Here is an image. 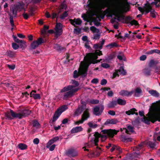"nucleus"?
I'll list each match as a JSON object with an SVG mask.
<instances>
[{
  "label": "nucleus",
  "instance_id": "obj_4",
  "mask_svg": "<svg viewBox=\"0 0 160 160\" xmlns=\"http://www.w3.org/2000/svg\"><path fill=\"white\" fill-rule=\"evenodd\" d=\"M88 62L86 63L80 68V69L79 70V73L81 76L84 78L86 77L87 75V71L88 70V68L90 65L93 63V59L90 58H88Z\"/></svg>",
  "mask_w": 160,
  "mask_h": 160
},
{
  "label": "nucleus",
  "instance_id": "obj_25",
  "mask_svg": "<svg viewBox=\"0 0 160 160\" xmlns=\"http://www.w3.org/2000/svg\"><path fill=\"white\" fill-rule=\"evenodd\" d=\"M137 111V110L135 108H133L130 109V110L126 111L125 113L128 115H130L131 114L133 115L134 114H135L136 115H137L138 114V113L135 112V111Z\"/></svg>",
  "mask_w": 160,
  "mask_h": 160
},
{
  "label": "nucleus",
  "instance_id": "obj_36",
  "mask_svg": "<svg viewBox=\"0 0 160 160\" xmlns=\"http://www.w3.org/2000/svg\"><path fill=\"white\" fill-rule=\"evenodd\" d=\"M72 85H68V86H72V89L76 88H75V87L78 86L79 85L78 82L75 80H72Z\"/></svg>",
  "mask_w": 160,
  "mask_h": 160
},
{
  "label": "nucleus",
  "instance_id": "obj_53",
  "mask_svg": "<svg viewBox=\"0 0 160 160\" xmlns=\"http://www.w3.org/2000/svg\"><path fill=\"white\" fill-rule=\"evenodd\" d=\"M117 76H119L118 71V69H116L115 70V72H114L112 74V77L113 78H114L116 77Z\"/></svg>",
  "mask_w": 160,
  "mask_h": 160
},
{
  "label": "nucleus",
  "instance_id": "obj_24",
  "mask_svg": "<svg viewBox=\"0 0 160 160\" xmlns=\"http://www.w3.org/2000/svg\"><path fill=\"white\" fill-rule=\"evenodd\" d=\"M142 95V91L141 89L139 87L137 88L135 90L134 96L137 97H138Z\"/></svg>",
  "mask_w": 160,
  "mask_h": 160
},
{
  "label": "nucleus",
  "instance_id": "obj_10",
  "mask_svg": "<svg viewBox=\"0 0 160 160\" xmlns=\"http://www.w3.org/2000/svg\"><path fill=\"white\" fill-rule=\"evenodd\" d=\"M62 24L60 23H57L55 28V34L56 35L60 36L62 33Z\"/></svg>",
  "mask_w": 160,
  "mask_h": 160
},
{
  "label": "nucleus",
  "instance_id": "obj_26",
  "mask_svg": "<svg viewBox=\"0 0 160 160\" xmlns=\"http://www.w3.org/2000/svg\"><path fill=\"white\" fill-rule=\"evenodd\" d=\"M83 110V106H79L78 108L74 112V114L78 116L81 114Z\"/></svg>",
  "mask_w": 160,
  "mask_h": 160
},
{
  "label": "nucleus",
  "instance_id": "obj_49",
  "mask_svg": "<svg viewBox=\"0 0 160 160\" xmlns=\"http://www.w3.org/2000/svg\"><path fill=\"white\" fill-rule=\"evenodd\" d=\"M131 25H135V26L137 25H139V23H138V22L134 20L133 19L132 20L131 22H130V23Z\"/></svg>",
  "mask_w": 160,
  "mask_h": 160
},
{
  "label": "nucleus",
  "instance_id": "obj_57",
  "mask_svg": "<svg viewBox=\"0 0 160 160\" xmlns=\"http://www.w3.org/2000/svg\"><path fill=\"white\" fill-rule=\"evenodd\" d=\"M101 66L105 68H107L110 67V65L109 64L105 63H102Z\"/></svg>",
  "mask_w": 160,
  "mask_h": 160
},
{
  "label": "nucleus",
  "instance_id": "obj_9",
  "mask_svg": "<svg viewBox=\"0 0 160 160\" xmlns=\"http://www.w3.org/2000/svg\"><path fill=\"white\" fill-rule=\"evenodd\" d=\"M113 15L115 17L114 18L111 20V22L113 23L116 22L115 20H117L118 22H120L125 19V16L122 14H114Z\"/></svg>",
  "mask_w": 160,
  "mask_h": 160
},
{
  "label": "nucleus",
  "instance_id": "obj_5",
  "mask_svg": "<svg viewBox=\"0 0 160 160\" xmlns=\"http://www.w3.org/2000/svg\"><path fill=\"white\" fill-rule=\"evenodd\" d=\"M119 132V130H116L109 129H104L101 131L103 134H106L108 137L110 138H113L115 135H116L118 132Z\"/></svg>",
  "mask_w": 160,
  "mask_h": 160
},
{
  "label": "nucleus",
  "instance_id": "obj_51",
  "mask_svg": "<svg viewBox=\"0 0 160 160\" xmlns=\"http://www.w3.org/2000/svg\"><path fill=\"white\" fill-rule=\"evenodd\" d=\"M12 48L14 50H17L18 49L19 47V45L14 42H12Z\"/></svg>",
  "mask_w": 160,
  "mask_h": 160
},
{
  "label": "nucleus",
  "instance_id": "obj_37",
  "mask_svg": "<svg viewBox=\"0 0 160 160\" xmlns=\"http://www.w3.org/2000/svg\"><path fill=\"white\" fill-rule=\"evenodd\" d=\"M6 54L11 58L14 57L15 55L14 52L10 50H7L6 52Z\"/></svg>",
  "mask_w": 160,
  "mask_h": 160
},
{
  "label": "nucleus",
  "instance_id": "obj_17",
  "mask_svg": "<svg viewBox=\"0 0 160 160\" xmlns=\"http://www.w3.org/2000/svg\"><path fill=\"white\" fill-rule=\"evenodd\" d=\"M140 152H135L133 153L130 154L128 157V159L129 160H136L140 156Z\"/></svg>",
  "mask_w": 160,
  "mask_h": 160
},
{
  "label": "nucleus",
  "instance_id": "obj_59",
  "mask_svg": "<svg viewBox=\"0 0 160 160\" xmlns=\"http://www.w3.org/2000/svg\"><path fill=\"white\" fill-rule=\"evenodd\" d=\"M94 52L98 56H100L102 55V51L99 50H96Z\"/></svg>",
  "mask_w": 160,
  "mask_h": 160
},
{
  "label": "nucleus",
  "instance_id": "obj_38",
  "mask_svg": "<svg viewBox=\"0 0 160 160\" xmlns=\"http://www.w3.org/2000/svg\"><path fill=\"white\" fill-rule=\"evenodd\" d=\"M158 61H154L153 59L151 60L149 63L148 66L149 67H152L155 64H157L158 63Z\"/></svg>",
  "mask_w": 160,
  "mask_h": 160
},
{
  "label": "nucleus",
  "instance_id": "obj_28",
  "mask_svg": "<svg viewBox=\"0 0 160 160\" xmlns=\"http://www.w3.org/2000/svg\"><path fill=\"white\" fill-rule=\"evenodd\" d=\"M117 104V101H112L107 105V107L109 108H114Z\"/></svg>",
  "mask_w": 160,
  "mask_h": 160
},
{
  "label": "nucleus",
  "instance_id": "obj_39",
  "mask_svg": "<svg viewBox=\"0 0 160 160\" xmlns=\"http://www.w3.org/2000/svg\"><path fill=\"white\" fill-rule=\"evenodd\" d=\"M106 47L109 49H111L113 48L114 47H118V45L116 42H114L106 45Z\"/></svg>",
  "mask_w": 160,
  "mask_h": 160
},
{
  "label": "nucleus",
  "instance_id": "obj_16",
  "mask_svg": "<svg viewBox=\"0 0 160 160\" xmlns=\"http://www.w3.org/2000/svg\"><path fill=\"white\" fill-rule=\"evenodd\" d=\"M118 120L114 118L111 119H108L104 123V125H107L109 124H115L118 122Z\"/></svg>",
  "mask_w": 160,
  "mask_h": 160
},
{
  "label": "nucleus",
  "instance_id": "obj_1",
  "mask_svg": "<svg viewBox=\"0 0 160 160\" xmlns=\"http://www.w3.org/2000/svg\"><path fill=\"white\" fill-rule=\"evenodd\" d=\"M23 9H24L23 4L20 2L16 4H12L11 6L10 11V12H12V14H11L9 13L8 14L10 16V22L12 27L14 26L13 19V17H16L17 12H20Z\"/></svg>",
  "mask_w": 160,
  "mask_h": 160
},
{
  "label": "nucleus",
  "instance_id": "obj_42",
  "mask_svg": "<svg viewBox=\"0 0 160 160\" xmlns=\"http://www.w3.org/2000/svg\"><path fill=\"white\" fill-rule=\"evenodd\" d=\"M26 42L24 40H22V42H21L20 43H19V46L21 48L23 49L26 47Z\"/></svg>",
  "mask_w": 160,
  "mask_h": 160
},
{
  "label": "nucleus",
  "instance_id": "obj_15",
  "mask_svg": "<svg viewBox=\"0 0 160 160\" xmlns=\"http://www.w3.org/2000/svg\"><path fill=\"white\" fill-rule=\"evenodd\" d=\"M150 112H151V113H150V115H149V119H148L147 118H146L145 116H144L143 118V121L144 122L146 123V124H150V121H151V122L153 123L151 121V118H150V116L152 114H154V113H153L152 112L154 111V109L152 108H149Z\"/></svg>",
  "mask_w": 160,
  "mask_h": 160
},
{
  "label": "nucleus",
  "instance_id": "obj_20",
  "mask_svg": "<svg viewBox=\"0 0 160 160\" xmlns=\"http://www.w3.org/2000/svg\"><path fill=\"white\" fill-rule=\"evenodd\" d=\"M62 112L60 111V110H57L55 112L54 114L53 117V119L52 121L53 123L55 122L59 117L62 114Z\"/></svg>",
  "mask_w": 160,
  "mask_h": 160
},
{
  "label": "nucleus",
  "instance_id": "obj_22",
  "mask_svg": "<svg viewBox=\"0 0 160 160\" xmlns=\"http://www.w3.org/2000/svg\"><path fill=\"white\" fill-rule=\"evenodd\" d=\"M93 113L94 115L99 116L101 115L102 112L100 110V108L98 106H96L93 108Z\"/></svg>",
  "mask_w": 160,
  "mask_h": 160
},
{
  "label": "nucleus",
  "instance_id": "obj_46",
  "mask_svg": "<svg viewBox=\"0 0 160 160\" xmlns=\"http://www.w3.org/2000/svg\"><path fill=\"white\" fill-rule=\"evenodd\" d=\"M68 11H65L60 16V19H63L67 17L68 15Z\"/></svg>",
  "mask_w": 160,
  "mask_h": 160
},
{
  "label": "nucleus",
  "instance_id": "obj_3",
  "mask_svg": "<svg viewBox=\"0 0 160 160\" xmlns=\"http://www.w3.org/2000/svg\"><path fill=\"white\" fill-rule=\"evenodd\" d=\"M106 134H102L101 133H99L98 132H96L95 133L94 136V138H92L90 141V142L92 143H94L95 146H97L98 148L99 149H101V148H99L98 147V143L99 141V138H101V141L102 142H104L108 138V137Z\"/></svg>",
  "mask_w": 160,
  "mask_h": 160
},
{
  "label": "nucleus",
  "instance_id": "obj_52",
  "mask_svg": "<svg viewBox=\"0 0 160 160\" xmlns=\"http://www.w3.org/2000/svg\"><path fill=\"white\" fill-rule=\"evenodd\" d=\"M79 75H81L79 73V71L78 72L76 70H75L74 71L73 77L74 78H78V77Z\"/></svg>",
  "mask_w": 160,
  "mask_h": 160
},
{
  "label": "nucleus",
  "instance_id": "obj_56",
  "mask_svg": "<svg viewBox=\"0 0 160 160\" xmlns=\"http://www.w3.org/2000/svg\"><path fill=\"white\" fill-rule=\"evenodd\" d=\"M151 5H152L151 3H150L148 2H147V3L144 4V7L147 8H152V7L151 6Z\"/></svg>",
  "mask_w": 160,
  "mask_h": 160
},
{
  "label": "nucleus",
  "instance_id": "obj_29",
  "mask_svg": "<svg viewBox=\"0 0 160 160\" xmlns=\"http://www.w3.org/2000/svg\"><path fill=\"white\" fill-rule=\"evenodd\" d=\"M148 92L151 95L155 97H158L159 96V93L156 90H149Z\"/></svg>",
  "mask_w": 160,
  "mask_h": 160
},
{
  "label": "nucleus",
  "instance_id": "obj_55",
  "mask_svg": "<svg viewBox=\"0 0 160 160\" xmlns=\"http://www.w3.org/2000/svg\"><path fill=\"white\" fill-rule=\"evenodd\" d=\"M152 10V8H144V10L143 11V12L144 11L145 12V14H146L148 13L149 12L151 11Z\"/></svg>",
  "mask_w": 160,
  "mask_h": 160
},
{
  "label": "nucleus",
  "instance_id": "obj_13",
  "mask_svg": "<svg viewBox=\"0 0 160 160\" xmlns=\"http://www.w3.org/2000/svg\"><path fill=\"white\" fill-rule=\"evenodd\" d=\"M103 13H105V14H108V17H112V15L114 14H120L121 13L120 12H115L112 10H111L110 8H108L104 11L103 12Z\"/></svg>",
  "mask_w": 160,
  "mask_h": 160
},
{
  "label": "nucleus",
  "instance_id": "obj_19",
  "mask_svg": "<svg viewBox=\"0 0 160 160\" xmlns=\"http://www.w3.org/2000/svg\"><path fill=\"white\" fill-rule=\"evenodd\" d=\"M90 117V114L89 112V109H86L84 112L83 113L82 115V119L84 120V121L87 120Z\"/></svg>",
  "mask_w": 160,
  "mask_h": 160
},
{
  "label": "nucleus",
  "instance_id": "obj_48",
  "mask_svg": "<svg viewBox=\"0 0 160 160\" xmlns=\"http://www.w3.org/2000/svg\"><path fill=\"white\" fill-rule=\"evenodd\" d=\"M93 22H94V25L97 27L99 26L101 24V22H98V19L95 18H93Z\"/></svg>",
  "mask_w": 160,
  "mask_h": 160
},
{
  "label": "nucleus",
  "instance_id": "obj_44",
  "mask_svg": "<svg viewBox=\"0 0 160 160\" xmlns=\"http://www.w3.org/2000/svg\"><path fill=\"white\" fill-rule=\"evenodd\" d=\"M90 29L93 33L97 32L98 33L99 32V30L94 26H91L90 28Z\"/></svg>",
  "mask_w": 160,
  "mask_h": 160
},
{
  "label": "nucleus",
  "instance_id": "obj_14",
  "mask_svg": "<svg viewBox=\"0 0 160 160\" xmlns=\"http://www.w3.org/2000/svg\"><path fill=\"white\" fill-rule=\"evenodd\" d=\"M71 24L75 27H76L75 24L76 25H80L82 22V21L80 18H77V19H70L69 20Z\"/></svg>",
  "mask_w": 160,
  "mask_h": 160
},
{
  "label": "nucleus",
  "instance_id": "obj_18",
  "mask_svg": "<svg viewBox=\"0 0 160 160\" xmlns=\"http://www.w3.org/2000/svg\"><path fill=\"white\" fill-rule=\"evenodd\" d=\"M134 91H131L130 92H128V91L123 90H122L120 92V94L123 96H125L127 97H130L131 96Z\"/></svg>",
  "mask_w": 160,
  "mask_h": 160
},
{
  "label": "nucleus",
  "instance_id": "obj_63",
  "mask_svg": "<svg viewBox=\"0 0 160 160\" xmlns=\"http://www.w3.org/2000/svg\"><path fill=\"white\" fill-rule=\"evenodd\" d=\"M107 83V81L106 79H103L101 80L100 84L102 85H105Z\"/></svg>",
  "mask_w": 160,
  "mask_h": 160
},
{
  "label": "nucleus",
  "instance_id": "obj_43",
  "mask_svg": "<svg viewBox=\"0 0 160 160\" xmlns=\"http://www.w3.org/2000/svg\"><path fill=\"white\" fill-rule=\"evenodd\" d=\"M32 124L33 127L37 128H39L40 127V124L37 121L35 120H33Z\"/></svg>",
  "mask_w": 160,
  "mask_h": 160
},
{
  "label": "nucleus",
  "instance_id": "obj_12",
  "mask_svg": "<svg viewBox=\"0 0 160 160\" xmlns=\"http://www.w3.org/2000/svg\"><path fill=\"white\" fill-rule=\"evenodd\" d=\"M65 154L69 156L75 157L78 155L77 152L73 149H69L68 150L65 152Z\"/></svg>",
  "mask_w": 160,
  "mask_h": 160
},
{
  "label": "nucleus",
  "instance_id": "obj_62",
  "mask_svg": "<svg viewBox=\"0 0 160 160\" xmlns=\"http://www.w3.org/2000/svg\"><path fill=\"white\" fill-rule=\"evenodd\" d=\"M98 106L100 108V110L102 111V112L104 109L103 102H102L101 103L99 104Z\"/></svg>",
  "mask_w": 160,
  "mask_h": 160
},
{
  "label": "nucleus",
  "instance_id": "obj_40",
  "mask_svg": "<svg viewBox=\"0 0 160 160\" xmlns=\"http://www.w3.org/2000/svg\"><path fill=\"white\" fill-rule=\"evenodd\" d=\"M54 48L58 51H61L64 49V47H62L61 46L58 44H56L54 46Z\"/></svg>",
  "mask_w": 160,
  "mask_h": 160
},
{
  "label": "nucleus",
  "instance_id": "obj_50",
  "mask_svg": "<svg viewBox=\"0 0 160 160\" xmlns=\"http://www.w3.org/2000/svg\"><path fill=\"white\" fill-rule=\"evenodd\" d=\"M12 37L14 42L17 43H19L21 42H22V40H19L16 36L13 35Z\"/></svg>",
  "mask_w": 160,
  "mask_h": 160
},
{
  "label": "nucleus",
  "instance_id": "obj_7",
  "mask_svg": "<svg viewBox=\"0 0 160 160\" xmlns=\"http://www.w3.org/2000/svg\"><path fill=\"white\" fill-rule=\"evenodd\" d=\"M43 42L44 40L42 38H39L37 40L34 41L33 42L31 43L30 48L31 49H35L38 47L39 45H41Z\"/></svg>",
  "mask_w": 160,
  "mask_h": 160
},
{
  "label": "nucleus",
  "instance_id": "obj_54",
  "mask_svg": "<svg viewBox=\"0 0 160 160\" xmlns=\"http://www.w3.org/2000/svg\"><path fill=\"white\" fill-rule=\"evenodd\" d=\"M117 102L121 105H124L126 103V101H117Z\"/></svg>",
  "mask_w": 160,
  "mask_h": 160
},
{
  "label": "nucleus",
  "instance_id": "obj_58",
  "mask_svg": "<svg viewBox=\"0 0 160 160\" xmlns=\"http://www.w3.org/2000/svg\"><path fill=\"white\" fill-rule=\"evenodd\" d=\"M60 13V11H59L58 13H57L55 12H53L52 13V19H54L56 18H58V15Z\"/></svg>",
  "mask_w": 160,
  "mask_h": 160
},
{
  "label": "nucleus",
  "instance_id": "obj_2",
  "mask_svg": "<svg viewBox=\"0 0 160 160\" xmlns=\"http://www.w3.org/2000/svg\"><path fill=\"white\" fill-rule=\"evenodd\" d=\"M72 86H67L65 87L61 90V92H64L66 91H68L63 93L62 97L63 99H67L72 98L74 95L75 93L79 90V88L72 89Z\"/></svg>",
  "mask_w": 160,
  "mask_h": 160
},
{
  "label": "nucleus",
  "instance_id": "obj_11",
  "mask_svg": "<svg viewBox=\"0 0 160 160\" xmlns=\"http://www.w3.org/2000/svg\"><path fill=\"white\" fill-rule=\"evenodd\" d=\"M159 109H160V106ZM150 118L153 123H154L156 121L160 122V112L156 114H152L150 116Z\"/></svg>",
  "mask_w": 160,
  "mask_h": 160
},
{
  "label": "nucleus",
  "instance_id": "obj_6",
  "mask_svg": "<svg viewBox=\"0 0 160 160\" xmlns=\"http://www.w3.org/2000/svg\"><path fill=\"white\" fill-rule=\"evenodd\" d=\"M17 113L14 112L13 110L10 109L5 113V115L6 119L11 120L14 118H17Z\"/></svg>",
  "mask_w": 160,
  "mask_h": 160
},
{
  "label": "nucleus",
  "instance_id": "obj_31",
  "mask_svg": "<svg viewBox=\"0 0 160 160\" xmlns=\"http://www.w3.org/2000/svg\"><path fill=\"white\" fill-rule=\"evenodd\" d=\"M125 129V132L127 134H130L129 132L132 133L134 132L133 127L131 125H128L127 127V129Z\"/></svg>",
  "mask_w": 160,
  "mask_h": 160
},
{
  "label": "nucleus",
  "instance_id": "obj_64",
  "mask_svg": "<svg viewBox=\"0 0 160 160\" xmlns=\"http://www.w3.org/2000/svg\"><path fill=\"white\" fill-rule=\"evenodd\" d=\"M99 82V80L97 78H94L92 79L91 81V82L92 83L97 84Z\"/></svg>",
  "mask_w": 160,
  "mask_h": 160
},
{
  "label": "nucleus",
  "instance_id": "obj_8",
  "mask_svg": "<svg viewBox=\"0 0 160 160\" xmlns=\"http://www.w3.org/2000/svg\"><path fill=\"white\" fill-rule=\"evenodd\" d=\"M31 112V111L28 109H25L23 110L21 112L17 113V118L19 119L27 117L29 115Z\"/></svg>",
  "mask_w": 160,
  "mask_h": 160
},
{
  "label": "nucleus",
  "instance_id": "obj_45",
  "mask_svg": "<svg viewBox=\"0 0 160 160\" xmlns=\"http://www.w3.org/2000/svg\"><path fill=\"white\" fill-rule=\"evenodd\" d=\"M88 125L90 128H96L98 126V125L97 124L95 123L93 124V123L92 122H88Z\"/></svg>",
  "mask_w": 160,
  "mask_h": 160
},
{
  "label": "nucleus",
  "instance_id": "obj_41",
  "mask_svg": "<svg viewBox=\"0 0 160 160\" xmlns=\"http://www.w3.org/2000/svg\"><path fill=\"white\" fill-rule=\"evenodd\" d=\"M132 19V18L130 16H127L126 17H125V19L124 20H125V23L127 24L130 23Z\"/></svg>",
  "mask_w": 160,
  "mask_h": 160
},
{
  "label": "nucleus",
  "instance_id": "obj_33",
  "mask_svg": "<svg viewBox=\"0 0 160 160\" xmlns=\"http://www.w3.org/2000/svg\"><path fill=\"white\" fill-rule=\"evenodd\" d=\"M18 148L21 150H26L28 148V146L24 143H20L18 145Z\"/></svg>",
  "mask_w": 160,
  "mask_h": 160
},
{
  "label": "nucleus",
  "instance_id": "obj_27",
  "mask_svg": "<svg viewBox=\"0 0 160 160\" xmlns=\"http://www.w3.org/2000/svg\"><path fill=\"white\" fill-rule=\"evenodd\" d=\"M154 53H156L160 54V50L157 49L151 50L146 52L145 54L149 55L152 54Z\"/></svg>",
  "mask_w": 160,
  "mask_h": 160
},
{
  "label": "nucleus",
  "instance_id": "obj_47",
  "mask_svg": "<svg viewBox=\"0 0 160 160\" xmlns=\"http://www.w3.org/2000/svg\"><path fill=\"white\" fill-rule=\"evenodd\" d=\"M68 109V107L67 105H64L61 107L59 108L58 110H60V111L62 113L63 112L65 111Z\"/></svg>",
  "mask_w": 160,
  "mask_h": 160
},
{
  "label": "nucleus",
  "instance_id": "obj_23",
  "mask_svg": "<svg viewBox=\"0 0 160 160\" xmlns=\"http://www.w3.org/2000/svg\"><path fill=\"white\" fill-rule=\"evenodd\" d=\"M83 128L81 126L76 127L73 128L71 131V133H75L82 130Z\"/></svg>",
  "mask_w": 160,
  "mask_h": 160
},
{
  "label": "nucleus",
  "instance_id": "obj_21",
  "mask_svg": "<svg viewBox=\"0 0 160 160\" xmlns=\"http://www.w3.org/2000/svg\"><path fill=\"white\" fill-rule=\"evenodd\" d=\"M30 96L31 97H32L35 99H40V94L36 93V90H32L30 93Z\"/></svg>",
  "mask_w": 160,
  "mask_h": 160
},
{
  "label": "nucleus",
  "instance_id": "obj_61",
  "mask_svg": "<svg viewBox=\"0 0 160 160\" xmlns=\"http://www.w3.org/2000/svg\"><path fill=\"white\" fill-rule=\"evenodd\" d=\"M100 37V34L97 33L94 34V36L92 38L93 39H99Z\"/></svg>",
  "mask_w": 160,
  "mask_h": 160
},
{
  "label": "nucleus",
  "instance_id": "obj_30",
  "mask_svg": "<svg viewBox=\"0 0 160 160\" xmlns=\"http://www.w3.org/2000/svg\"><path fill=\"white\" fill-rule=\"evenodd\" d=\"M87 58H90L95 60L98 58V56L94 53H88V56H87Z\"/></svg>",
  "mask_w": 160,
  "mask_h": 160
},
{
  "label": "nucleus",
  "instance_id": "obj_60",
  "mask_svg": "<svg viewBox=\"0 0 160 160\" xmlns=\"http://www.w3.org/2000/svg\"><path fill=\"white\" fill-rule=\"evenodd\" d=\"M155 13H156L155 12V10L153 9H152V10L150 12L151 16L153 18H155L156 17V14H155Z\"/></svg>",
  "mask_w": 160,
  "mask_h": 160
},
{
  "label": "nucleus",
  "instance_id": "obj_32",
  "mask_svg": "<svg viewBox=\"0 0 160 160\" xmlns=\"http://www.w3.org/2000/svg\"><path fill=\"white\" fill-rule=\"evenodd\" d=\"M151 70L149 68H145L142 70V72L146 76H149L151 75Z\"/></svg>",
  "mask_w": 160,
  "mask_h": 160
},
{
  "label": "nucleus",
  "instance_id": "obj_34",
  "mask_svg": "<svg viewBox=\"0 0 160 160\" xmlns=\"http://www.w3.org/2000/svg\"><path fill=\"white\" fill-rule=\"evenodd\" d=\"M118 71L120 74L122 75H125L127 73L126 70L124 69L123 67L122 66H121L118 69Z\"/></svg>",
  "mask_w": 160,
  "mask_h": 160
},
{
  "label": "nucleus",
  "instance_id": "obj_35",
  "mask_svg": "<svg viewBox=\"0 0 160 160\" xmlns=\"http://www.w3.org/2000/svg\"><path fill=\"white\" fill-rule=\"evenodd\" d=\"M116 57V53L113 52L106 58V60L109 62L112 60L113 58Z\"/></svg>",
  "mask_w": 160,
  "mask_h": 160
}]
</instances>
